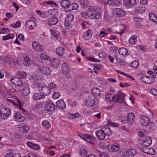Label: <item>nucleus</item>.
I'll return each mask as SVG.
<instances>
[{"instance_id":"052dcab7","label":"nucleus","mask_w":157,"mask_h":157,"mask_svg":"<svg viewBox=\"0 0 157 157\" xmlns=\"http://www.w3.org/2000/svg\"><path fill=\"white\" fill-rule=\"evenodd\" d=\"M150 78H151V77H147V79L146 80V82L145 83L147 84H151L154 82V80L153 79H150Z\"/></svg>"},{"instance_id":"c756f323","label":"nucleus","mask_w":157,"mask_h":157,"mask_svg":"<svg viewBox=\"0 0 157 157\" xmlns=\"http://www.w3.org/2000/svg\"><path fill=\"white\" fill-rule=\"evenodd\" d=\"M62 69L63 73H68L69 71V68L65 63H63L62 64Z\"/></svg>"},{"instance_id":"0eeeda50","label":"nucleus","mask_w":157,"mask_h":157,"mask_svg":"<svg viewBox=\"0 0 157 157\" xmlns=\"http://www.w3.org/2000/svg\"><path fill=\"white\" fill-rule=\"evenodd\" d=\"M37 70L46 75H49L51 73L50 69L48 67H42L41 66H39Z\"/></svg>"},{"instance_id":"dca6fc26","label":"nucleus","mask_w":157,"mask_h":157,"mask_svg":"<svg viewBox=\"0 0 157 157\" xmlns=\"http://www.w3.org/2000/svg\"><path fill=\"white\" fill-rule=\"evenodd\" d=\"M101 129L106 136H110L112 134L111 130L110 129L108 126L106 125L105 127H103Z\"/></svg>"},{"instance_id":"37998d69","label":"nucleus","mask_w":157,"mask_h":157,"mask_svg":"<svg viewBox=\"0 0 157 157\" xmlns=\"http://www.w3.org/2000/svg\"><path fill=\"white\" fill-rule=\"evenodd\" d=\"M10 30L6 28H0V34H6L7 32H10Z\"/></svg>"},{"instance_id":"6ab92c4d","label":"nucleus","mask_w":157,"mask_h":157,"mask_svg":"<svg viewBox=\"0 0 157 157\" xmlns=\"http://www.w3.org/2000/svg\"><path fill=\"white\" fill-rule=\"evenodd\" d=\"M49 61L51 62V65L54 67H56L59 65V61L57 59L50 58L49 59Z\"/></svg>"},{"instance_id":"393cba45","label":"nucleus","mask_w":157,"mask_h":157,"mask_svg":"<svg viewBox=\"0 0 157 157\" xmlns=\"http://www.w3.org/2000/svg\"><path fill=\"white\" fill-rule=\"evenodd\" d=\"M136 151L134 149H131L129 150L128 151L127 150L126 153L127 154V156L128 157H133L135 154H136Z\"/></svg>"},{"instance_id":"603ef678","label":"nucleus","mask_w":157,"mask_h":157,"mask_svg":"<svg viewBox=\"0 0 157 157\" xmlns=\"http://www.w3.org/2000/svg\"><path fill=\"white\" fill-rule=\"evenodd\" d=\"M42 4L44 6H46L48 4L52 5V6H56V4L52 1H48V2H45L43 3Z\"/></svg>"},{"instance_id":"72a5a7b5","label":"nucleus","mask_w":157,"mask_h":157,"mask_svg":"<svg viewBox=\"0 0 157 157\" xmlns=\"http://www.w3.org/2000/svg\"><path fill=\"white\" fill-rule=\"evenodd\" d=\"M124 2L126 4L135 5L136 2L135 0H124Z\"/></svg>"},{"instance_id":"5701e85b","label":"nucleus","mask_w":157,"mask_h":157,"mask_svg":"<svg viewBox=\"0 0 157 157\" xmlns=\"http://www.w3.org/2000/svg\"><path fill=\"white\" fill-rule=\"evenodd\" d=\"M145 10L146 9L144 6H140L135 8L134 11L136 13H141L144 12Z\"/></svg>"},{"instance_id":"e2e57ef3","label":"nucleus","mask_w":157,"mask_h":157,"mask_svg":"<svg viewBox=\"0 0 157 157\" xmlns=\"http://www.w3.org/2000/svg\"><path fill=\"white\" fill-rule=\"evenodd\" d=\"M43 104L42 103L38 102L35 105V107L36 109H40L42 107Z\"/></svg>"},{"instance_id":"de8ad7c7","label":"nucleus","mask_w":157,"mask_h":157,"mask_svg":"<svg viewBox=\"0 0 157 157\" xmlns=\"http://www.w3.org/2000/svg\"><path fill=\"white\" fill-rule=\"evenodd\" d=\"M88 154V151L85 149H82L80 151V155L82 157H84Z\"/></svg>"},{"instance_id":"13d9d810","label":"nucleus","mask_w":157,"mask_h":157,"mask_svg":"<svg viewBox=\"0 0 157 157\" xmlns=\"http://www.w3.org/2000/svg\"><path fill=\"white\" fill-rule=\"evenodd\" d=\"M3 95L7 98H11L13 95L12 93L9 91H6L3 93Z\"/></svg>"},{"instance_id":"0e129e2a","label":"nucleus","mask_w":157,"mask_h":157,"mask_svg":"<svg viewBox=\"0 0 157 157\" xmlns=\"http://www.w3.org/2000/svg\"><path fill=\"white\" fill-rule=\"evenodd\" d=\"M39 43L37 42L36 41H33V43L32 44V46L33 48L35 50L37 46L38 45Z\"/></svg>"},{"instance_id":"9d476101","label":"nucleus","mask_w":157,"mask_h":157,"mask_svg":"<svg viewBox=\"0 0 157 157\" xmlns=\"http://www.w3.org/2000/svg\"><path fill=\"white\" fill-rule=\"evenodd\" d=\"M96 134L97 138L100 140H104L105 137L106 136L101 129L97 131Z\"/></svg>"},{"instance_id":"338daca9","label":"nucleus","mask_w":157,"mask_h":157,"mask_svg":"<svg viewBox=\"0 0 157 157\" xmlns=\"http://www.w3.org/2000/svg\"><path fill=\"white\" fill-rule=\"evenodd\" d=\"M111 97V95L109 94H106L105 96V98L106 100L109 102H111V98L110 97Z\"/></svg>"},{"instance_id":"423d86ee","label":"nucleus","mask_w":157,"mask_h":157,"mask_svg":"<svg viewBox=\"0 0 157 157\" xmlns=\"http://www.w3.org/2000/svg\"><path fill=\"white\" fill-rule=\"evenodd\" d=\"M58 21V18L54 16L50 17L48 19L47 24L48 26L52 27V26L56 25Z\"/></svg>"},{"instance_id":"39448f33","label":"nucleus","mask_w":157,"mask_h":157,"mask_svg":"<svg viewBox=\"0 0 157 157\" xmlns=\"http://www.w3.org/2000/svg\"><path fill=\"white\" fill-rule=\"evenodd\" d=\"M10 80L12 83L17 86H21L23 84L22 80L18 77H13L11 78Z\"/></svg>"},{"instance_id":"69168bd1","label":"nucleus","mask_w":157,"mask_h":157,"mask_svg":"<svg viewBox=\"0 0 157 157\" xmlns=\"http://www.w3.org/2000/svg\"><path fill=\"white\" fill-rule=\"evenodd\" d=\"M140 79L143 82L145 83L146 82V79H147V76L143 75L141 77Z\"/></svg>"},{"instance_id":"c85d7f7f","label":"nucleus","mask_w":157,"mask_h":157,"mask_svg":"<svg viewBox=\"0 0 157 157\" xmlns=\"http://www.w3.org/2000/svg\"><path fill=\"white\" fill-rule=\"evenodd\" d=\"M118 52L121 55L124 56L127 53L128 50L126 48H122L119 49Z\"/></svg>"},{"instance_id":"aec40b11","label":"nucleus","mask_w":157,"mask_h":157,"mask_svg":"<svg viewBox=\"0 0 157 157\" xmlns=\"http://www.w3.org/2000/svg\"><path fill=\"white\" fill-rule=\"evenodd\" d=\"M152 140L151 137L147 136L146 140H144L142 143V145L144 147L149 146L152 143Z\"/></svg>"},{"instance_id":"2f4dec72","label":"nucleus","mask_w":157,"mask_h":157,"mask_svg":"<svg viewBox=\"0 0 157 157\" xmlns=\"http://www.w3.org/2000/svg\"><path fill=\"white\" fill-rule=\"evenodd\" d=\"M136 38V36L135 35L132 36L129 39V42L132 44L136 43L137 42Z\"/></svg>"},{"instance_id":"774afa93","label":"nucleus","mask_w":157,"mask_h":157,"mask_svg":"<svg viewBox=\"0 0 157 157\" xmlns=\"http://www.w3.org/2000/svg\"><path fill=\"white\" fill-rule=\"evenodd\" d=\"M99 157H109V155L107 153H102L99 155Z\"/></svg>"},{"instance_id":"bf43d9fd","label":"nucleus","mask_w":157,"mask_h":157,"mask_svg":"<svg viewBox=\"0 0 157 157\" xmlns=\"http://www.w3.org/2000/svg\"><path fill=\"white\" fill-rule=\"evenodd\" d=\"M50 11L52 13V15L54 16L56 15L58 13V10L54 8L50 10Z\"/></svg>"},{"instance_id":"5fc2aeb1","label":"nucleus","mask_w":157,"mask_h":157,"mask_svg":"<svg viewBox=\"0 0 157 157\" xmlns=\"http://www.w3.org/2000/svg\"><path fill=\"white\" fill-rule=\"evenodd\" d=\"M147 132L144 131H139L138 132V134L139 136L143 137L144 136L146 135Z\"/></svg>"},{"instance_id":"680f3d73","label":"nucleus","mask_w":157,"mask_h":157,"mask_svg":"<svg viewBox=\"0 0 157 157\" xmlns=\"http://www.w3.org/2000/svg\"><path fill=\"white\" fill-rule=\"evenodd\" d=\"M150 92L153 95H157V90L155 89L154 88L151 89Z\"/></svg>"},{"instance_id":"473e14b6","label":"nucleus","mask_w":157,"mask_h":157,"mask_svg":"<svg viewBox=\"0 0 157 157\" xmlns=\"http://www.w3.org/2000/svg\"><path fill=\"white\" fill-rule=\"evenodd\" d=\"M69 7V8L68 10L71 11L72 10L77 9L78 7V5L76 3H73L70 4V6Z\"/></svg>"},{"instance_id":"bb28decb","label":"nucleus","mask_w":157,"mask_h":157,"mask_svg":"<svg viewBox=\"0 0 157 157\" xmlns=\"http://www.w3.org/2000/svg\"><path fill=\"white\" fill-rule=\"evenodd\" d=\"M23 60L25 62L26 64L25 65V66H28L30 62V59H29V56L25 54L23 56Z\"/></svg>"},{"instance_id":"864d4df0","label":"nucleus","mask_w":157,"mask_h":157,"mask_svg":"<svg viewBox=\"0 0 157 157\" xmlns=\"http://www.w3.org/2000/svg\"><path fill=\"white\" fill-rule=\"evenodd\" d=\"M60 96V94L58 92H55L52 95V98L54 99H57Z\"/></svg>"},{"instance_id":"6e6552de","label":"nucleus","mask_w":157,"mask_h":157,"mask_svg":"<svg viewBox=\"0 0 157 157\" xmlns=\"http://www.w3.org/2000/svg\"><path fill=\"white\" fill-rule=\"evenodd\" d=\"M140 150L144 152L151 155H153L155 153V150L152 148L141 147Z\"/></svg>"},{"instance_id":"f704fd0d","label":"nucleus","mask_w":157,"mask_h":157,"mask_svg":"<svg viewBox=\"0 0 157 157\" xmlns=\"http://www.w3.org/2000/svg\"><path fill=\"white\" fill-rule=\"evenodd\" d=\"M44 46L39 44L34 50L38 52H43L44 50Z\"/></svg>"},{"instance_id":"9b49d317","label":"nucleus","mask_w":157,"mask_h":157,"mask_svg":"<svg viewBox=\"0 0 157 157\" xmlns=\"http://www.w3.org/2000/svg\"><path fill=\"white\" fill-rule=\"evenodd\" d=\"M139 120L142 124L145 126L149 124L150 121L149 118L145 116H142L140 117Z\"/></svg>"},{"instance_id":"f257e3e1","label":"nucleus","mask_w":157,"mask_h":157,"mask_svg":"<svg viewBox=\"0 0 157 157\" xmlns=\"http://www.w3.org/2000/svg\"><path fill=\"white\" fill-rule=\"evenodd\" d=\"M90 13L88 17L92 19H98L101 17V10L100 7L90 6L89 8Z\"/></svg>"},{"instance_id":"79ce46f5","label":"nucleus","mask_w":157,"mask_h":157,"mask_svg":"<svg viewBox=\"0 0 157 157\" xmlns=\"http://www.w3.org/2000/svg\"><path fill=\"white\" fill-rule=\"evenodd\" d=\"M29 130V127L28 126L26 125L23 128L20 129V131L23 133H26Z\"/></svg>"},{"instance_id":"7c9ffc66","label":"nucleus","mask_w":157,"mask_h":157,"mask_svg":"<svg viewBox=\"0 0 157 157\" xmlns=\"http://www.w3.org/2000/svg\"><path fill=\"white\" fill-rule=\"evenodd\" d=\"M17 75L19 78H25L27 74L24 71H19L17 73Z\"/></svg>"},{"instance_id":"3c124183","label":"nucleus","mask_w":157,"mask_h":157,"mask_svg":"<svg viewBox=\"0 0 157 157\" xmlns=\"http://www.w3.org/2000/svg\"><path fill=\"white\" fill-rule=\"evenodd\" d=\"M117 60L120 65L125 66L127 65V63L121 59H117Z\"/></svg>"},{"instance_id":"cd10ccee","label":"nucleus","mask_w":157,"mask_h":157,"mask_svg":"<svg viewBox=\"0 0 157 157\" xmlns=\"http://www.w3.org/2000/svg\"><path fill=\"white\" fill-rule=\"evenodd\" d=\"M92 93L95 96H98L100 94L99 89L97 87H94L91 90Z\"/></svg>"},{"instance_id":"ddd939ff","label":"nucleus","mask_w":157,"mask_h":157,"mask_svg":"<svg viewBox=\"0 0 157 157\" xmlns=\"http://www.w3.org/2000/svg\"><path fill=\"white\" fill-rule=\"evenodd\" d=\"M22 93L24 95L27 96L29 95L30 93V89L27 84L23 85V88L21 90Z\"/></svg>"},{"instance_id":"4468645a","label":"nucleus","mask_w":157,"mask_h":157,"mask_svg":"<svg viewBox=\"0 0 157 157\" xmlns=\"http://www.w3.org/2000/svg\"><path fill=\"white\" fill-rule=\"evenodd\" d=\"M14 116L18 122L23 121L25 120V117L22 115H21L18 112L14 113Z\"/></svg>"},{"instance_id":"b1692460","label":"nucleus","mask_w":157,"mask_h":157,"mask_svg":"<svg viewBox=\"0 0 157 157\" xmlns=\"http://www.w3.org/2000/svg\"><path fill=\"white\" fill-rule=\"evenodd\" d=\"M33 98L35 100H38L41 99H44L45 96L39 93H35L33 95Z\"/></svg>"},{"instance_id":"58836bf2","label":"nucleus","mask_w":157,"mask_h":157,"mask_svg":"<svg viewBox=\"0 0 157 157\" xmlns=\"http://www.w3.org/2000/svg\"><path fill=\"white\" fill-rule=\"evenodd\" d=\"M71 23L72 22L69 21L66 22L65 21L64 23V25L66 28V29H69L72 28V25Z\"/></svg>"},{"instance_id":"8fccbe9b","label":"nucleus","mask_w":157,"mask_h":157,"mask_svg":"<svg viewBox=\"0 0 157 157\" xmlns=\"http://www.w3.org/2000/svg\"><path fill=\"white\" fill-rule=\"evenodd\" d=\"M107 124L113 127H116L118 126L117 123L112 122L110 120L107 121Z\"/></svg>"},{"instance_id":"f8f14e48","label":"nucleus","mask_w":157,"mask_h":157,"mask_svg":"<svg viewBox=\"0 0 157 157\" xmlns=\"http://www.w3.org/2000/svg\"><path fill=\"white\" fill-rule=\"evenodd\" d=\"M61 6L68 10L70 5V2L68 0H62L60 2Z\"/></svg>"},{"instance_id":"e433bc0d","label":"nucleus","mask_w":157,"mask_h":157,"mask_svg":"<svg viewBox=\"0 0 157 157\" xmlns=\"http://www.w3.org/2000/svg\"><path fill=\"white\" fill-rule=\"evenodd\" d=\"M74 18V16L71 14L68 15L65 18V21L71 22Z\"/></svg>"},{"instance_id":"a211bd4d","label":"nucleus","mask_w":157,"mask_h":157,"mask_svg":"<svg viewBox=\"0 0 157 157\" xmlns=\"http://www.w3.org/2000/svg\"><path fill=\"white\" fill-rule=\"evenodd\" d=\"M25 25L29 27L30 29H33L36 26V23L34 21L29 20L26 21Z\"/></svg>"},{"instance_id":"09e8293b","label":"nucleus","mask_w":157,"mask_h":157,"mask_svg":"<svg viewBox=\"0 0 157 157\" xmlns=\"http://www.w3.org/2000/svg\"><path fill=\"white\" fill-rule=\"evenodd\" d=\"M127 150L126 149H122L121 151H119L120 156V157H124L127 156Z\"/></svg>"},{"instance_id":"c03bdc74","label":"nucleus","mask_w":157,"mask_h":157,"mask_svg":"<svg viewBox=\"0 0 157 157\" xmlns=\"http://www.w3.org/2000/svg\"><path fill=\"white\" fill-rule=\"evenodd\" d=\"M86 105L88 106H92L94 105L95 102L94 100H91V101L87 100L86 101Z\"/></svg>"},{"instance_id":"a19ab883","label":"nucleus","mask_w":157,"mask_h":157,"mask_svg":"<svg viewBox=\"0 0 157 157\" xmlns=\"http://www.w3.org/2000/svg\"><path fill=\"white\" fill-rule=\"evenodd\" d=\"M16 101L17 102V105H16L17 106V107L19 109L20 108H21V107H23V106L24 105V102L21 101L19 100L18 99H17L16 100Z\"/></svg>"},{"instance_id":"ea45409f","label":"nucleus","mask_w":157,"mask_h":157,"mask_svg":"<svg viewBox=\"0 0 157 157\" xmlns=\"http://www.w3.org/2000/svg\"><path fill=\"white\" fill-rule=\"evenodd\" d=\"M139 65V62L137 61H135L131 63L130 66L133 68H136L138 67Z\"/></svg>"},{"instance_id":"4c0bfd02","label":"nucleus","mask_w":157,"mask_h":157,"mask_svg":"<svg viewBox=\"0 0 157 157\" xmlns=\"http://www.w3.org/2000/svg\"><path fill=\"white\" fill-rule=\"evenodd\" d=\"M42 124L45 128L48 129L51 126L49 121H44L42 122Z\"/></svg>"},{"instance_id":"f3484780","label":"nucleus","mask_w":157,"mask_h":157,"mask_svg":"<svg viewBox=\"0 0 157 157\" xmlns=\"http://www.w3.org/2000/svg\"><path fill=\"white\" fill-rule=\"evenodd\" d=\"M56 105L57 107L62 109H65L66 107V104L62 100L57 101L56 103Z\"/></svg>"},{"instance_id":"4be33fe9","label":"nucleus","mask_w":157,"mask_h":157,"mask_svg":"<svg viewBox=\"0 0 157 157\" xmlns=\"http://www.w3.org/2000/svg\"><path fill=\"white\" fill-rule=\"evenodd\" d=\"M93 32L91 30L89 29L87 32L84 33L83 37L84 39L86 40H88L92 36Z\"/></svg>"},{"instance_id":"1a4fd4ad","label":"nucleus","mask_w":157,"mask_h":157,"mask_svg":"<svg viewBox=\"0 0 157 157\" xmlns=\"http://www.w3.org/2000/svg\"><path fill=\"white\" fill-rule=\"evenodd\" d=\"M55 105L52 102L47 103L45 106V110L51 112H53L55 110Z\"/></svg>"},{"instance_id":"4d7b16f0","label":"nucleus","mask_w":157,"mask_h":157,"mask_svg":"<svg viewBox=\"0 0 157 157\" xmlns=\"http://www.w3.org/2000/svg\"><path fill=\"white\" fill-rule=\"evenodd\" d=\"M40 57L43 59L48 60L50 58L49 57L44 54L42 53L40 55Z\"/></svg>"},{"instance_id":"c9c22d12","label":"nucleus","mask_w":157,"mask_h":157,"mask_svg":"<svg viewBox=\"0 0 157 157\" xmlns=\"http://www.w3.org/2000/svg\"><path fill=\"white\" fill-rule=\"evenodd\" d=\"M14 36L12 33L9 34L6 36H4L3 37V40H6L9 39H12L13 38Z\"/></svg>"},{"instance_id":"412c9836","label":"nucleus","mask_w":157,"mask_h":157,"mask_svg":"<svg viewBox=\"0 0 157 157\" xmlns=\"http://www.w3.org/2000/svg\"><path fill=\"white\" fill-rule=\"evenodd\" d=\"M27 144L29 147L34 150H38L40 148V147L37 144H33L30 142H28Z\"/></svg>"},{"instance_id":"a18cd8bd","label":"nucleus","mask_w":157,"mask_h":157,"mask_svg":"<svg viewBox=\"0 0 157 157\" xmlns=\"http://www.w3.org/2000/svg\"><path fill=\"white\" fill-rule=\"evenodd\" d=\"M81 5L82 8H86L88 6V2L87 0H82L81 1Z\"/></svg>"},{"instance_id":"49530a36","label":"nucleus","mask_w":157,"mask_h":157,"mask_svg":"<svg viewBox=\"0 0 157 157\" xmlns=\"http://www.w3.org/2000/svg\"><path fill=\"white\" fill-rule=\"evenodd\" d=\"M134 118V114L132 113H129L127 116L128 121L129 122L133 121Z\"/></svg>"},{"instance_id":"a878e982","label":"nucleus","mask_w":157,"mask_h":157,"mask_svg":"<svg viewBox=\"0 0 157 157\" xmlns=\"http://www.w3.org/2000/svg\"><path fill=\"white\" fill-rule=\"evenodd\" d=\"M64 49L62 47H59L56 49V53L59 56H62L64 53Z\"/></svg>"},{"instance_id":"f03ea898","label":"nucleus","mask_w":157,"mask_h":157,"mask_svg":"<svg viewBox=\"0 0 157 157\" xmlns=\"http://www.w3.org/2000/svg\"><path fill=\"white\" fill-rule=\"evenodd\" d=\"M39 90L40 94L45 97V96L48 95L51 92L49 87L44 84H40L39 85Z\"/></svg>"},{"instance_id":"6e6d98bb","label":"nucleus","mask_w":157,"mask_h":157,"mask_svg":"<svg viewBox=\"0 0 157 157\" xmlns=\"http://www.w3.org/2000/svg\"><path fill=\"white\" fill-rule=\"evenodd\" d=\"M1 110V111H0V117L2 119H5L8 118L6 113L5 114V113H3V111H2Z\"/></svg>"},{"instance_id":"2eb2a0df","label":"nucleus","mask_w":157,"mask_h":157,"mask_svg":"<svg viewBox=\"0 0 157 157\" xmlns=\"http://www.w3.org/2000/svg\"><path fill=\"white\" fill-rule=\"evenodd\" d=\"M115 12L117 17H122L126 14V11L119 8L115 9Z\"/></svg>"},{"instance_id":"7ed1b4c3","label":"nucleus","mask_w":157,"mask_h":157,"mask_svg":"<svg viewBox=\"0 0 157 157\" xmlns=\"http://www.w3.org/2000/svg\"><path fill=\"white\" fill-rule=\"evenodd\" d=\"M124 96L125 94L124 93L120 92L111 97V102L116 99V102L120 103H123L124 101Z\"/></svg>"},{"instance_id":"20e7f679","label":"nucleus","mask_w":157,"mask_h":157,"mask_svg":"<svg viewBox=\"0 0 157 157\" xmlns=\"http://www.w3.org/2000/svg\"><path fill=\"white\" fill-rule=\"evenodd\" d=\"M120 145L117 143H115L113 144H109L107 146V148L109 151L111 152H116L119 150Z\"/></svg>"}]
</instances>
